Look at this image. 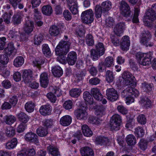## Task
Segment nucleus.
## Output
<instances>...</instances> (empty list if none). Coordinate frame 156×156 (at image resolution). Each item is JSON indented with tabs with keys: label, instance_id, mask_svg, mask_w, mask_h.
Listing matches in <instances>:
<instances>
[{
	"label": "nucleus",
	"instance_id": "1",
	"mask_svg": "<svg viewBox=\"0 0 156 156\" xmlns=\"http://www.w3.org/2000/svg\"><path fill=\"white\" fill-rule=\"evenodd\" d=\"M139 93L136 89L132 87H128L122 92L123 97H126V101L127 104H129L134 101L135 97L138 96Z\"/></svg>",
	"mask_w": 156,
	"mask_h": 156
},
{
	"label": "nucleus",
	"instance_id": "2",
	"mask_svg": "<svg viewBox=\"0 0 156 156\" xmlns=\"http://www.w3.org/2000/svg\"><path fill=\"white\" fill-rule=\"evenodd\" d=\"M95 47V49H92L90 51V57L93 61L97 60L99 57L103 55L105 51L104 45L102 43L96 44Z\"/></svg>",
	"mask_w": 156,
	"mask_h": 156
},
{
	"label": "nucleus",
	"instance_id": "3",
	"mask_svg": "<svg viewBox=\"0 0 156 156\" xmlns=\"http://www.w3.org/2000/svg\"><path fill=\"white\" fill-rule=\"evenodd\" d=\"M152 55L151 52L147 53L138 52L136 54V57L140 65L147 66L151 63Z\"/></svg>",
	"mask_w": 156,
	"mask_h": 156
},
{
	"label": "nucleus",
	"instance_id": "4",
	"mask_svg": "<svg viewBox=\"0 0 156 156\" xmlns=\"http://www.w3.org/2000/svg\"><path fill=\"white\" fill-rule=\"evenodd\" d=\"M151 37V34L150 32L147 30L143 31L140 37V43L147 47L153 46L154 43L150 41Z\"/></svg>",
	"mask_w": 156,
	"mask_h": 156
},
{
	"label": "nucleus",
	"instance_id": "5",
	"mask_svg": "<svg viewBox=\"0 0 156 156\" xmlns=\"http://www.w3.org/2000/svg\"><path fill=\"white\" fill-rule=\"evenodd\" d=\"M70 43L68 41H61L55 48L57 55H66L68 52Z\"/></svg>",
	"mask_w": 156,
	"mask_h": 156
},
{
	"label": "nucleus",
	"instance_id": "6",
	"mask_svg": "<svg viewBox=\"0 0 156 156\" xmlns=\"http://www.w3.org/2000/svg\"><path fill=\"white\" fill-rule=\"evenodd\" d=\"M122 122V118L120 115L118 114L113 115L110 120V127L111 129L112 130H119Z\"/></svg>",
	"mask_w": 156,
	"mask_h": 156
},
{
	"label": "nucleus",
	"instance_id": "7",
	"mask_svg": "<svg viewBox=\"0 0 156 156\" xmlns=\"http://www.w3.org/2000/svg\"><path fill=\"white\" fill-rule=\"evenodd\" d=\"M81 16L82 22L85 24H90L93 21L94 13L91 9L83 12Z\"/></svg>",
	"mask_w": 156,
	"mask_h": 156
},
{
	"label": "nucleus",
	"instance_id": "8",
	"mask_svg": "<svg viewBox=\"0 0 156 156\" xmlns=\"http://www.w3.org/2000/svg\"><path fill=\"white\" fill-rule=\"evenodd\" d=\"M119 8L120 12L124 17H131L132 14H131V11L129 5L125 1L122 0L119 2Z\"/></svg>",
	"mask_w": 156,
	"mask_h": 156
},
{
	"label": "nucleus",
	"instance_id": "9",
	"mask_svg": "<svg viewBox=\"0 0 156 156\" xmlns=\"http://www.w3.org/2000/svg\"><path fill=\"white\" fill-rule=\"evenodd\" d=\"M113 58L111 56L106 57L104 62H101L99 63L98 66L99 71L100 72L102 71L103 66L106 67H110L111 66L113 63Z\"/></svg>",
	"mask_w": 156,
	"mask_h": 156
},
{
	"label": "nucleus",
	"instance_id": "10",
	"mask_svg": "<svg viewBox=\"0 0 156 156\" xmlns=\"http://www.w3.org/2000/svg\"><path fill=\"white\" fill-rule=\"evenodd\" d=\"M106 95L108 100L114 101L118 98L116 91L113 88H108L106 90Z\"/></svg>",
	"mask_w": 156,
	"mask_h": 156
},
{
	"label": "nucleus",
	"instance_id": "11",
	"mask_svg": "<svg viewBox=\"0 0 156 156\" xmlns=\"http://www.w3.org/2000/svg\"><path fill=\"white\" fill-rule=\"evenodd\" d=\"M4 51L7 55L12 58L16 53V50L14 48L13 43L10 42L8 44L7 47L5 48Z\"/></svg>",
	"mask_w": 156,
	"mask_h": 156
},
{
	"label": "nucleus",
	"instance_id": "12",
	"mask_svg": "<svg viewBox=\"0 0 156 156\" xmlns=\"http://www.w3.org/2000/svg\"><path fill=\"white\" fill-rule=\"evenodd\" d=\"M25 138L26 141L34 143L36 144L38 143L39 142L37 135L32 132L27 133L25 136Z\"/></svg>",
	"mask_w": 156,
	"mask_h": 156
},
{
	"label": "nucleus",
	"instance_id": "13",
	"mask_svg": "<svg viewBox=\"0 0 156 156\" xmlns=\"http://www.w3.org/2000/svg\"><path fill=\"white\" fill-rule=\"evenodd\" d=\"M35 154L36 152L34 148L29 149L24 148L19 152L17 156H35Z\"/></svg>",
	"mask_w": 156,
	"mask_h": 156
},
{
	"label": "nucleus",
	"instance_id": "14",
	"mask_svg": "<svg viewBox=\"0 0 156 156\" xmlns=\"http://www.w3.org/2000/svg\"><path fill=\"white\" fill-rule=\"evenodd\" d=\"M74 114L77 119L86 120L87 118V113L84 110L79 109L76 110Z\"/></svg>",
	"mask_w": 156,
	"mask_h": 156
},
{
	"label": "nucleus",
	"instance_id": "15",
	"mask_svg": "<svg viewBox=\"0 0 156 156\" xmlns=\"http://www.w3.org/2000/svg\"><path fill=\"white\" fill-rule=\"evenodd\" d=\"M33 72L30 69L25 70L23 73L22 77L25 83H28L33 79Z\"/></svg>",
	"mask_w": 156,
	"mask_h": 156
},
{
	"label": "nucleus",
	"instance_id": "16",
	"mask_svg": "<svg viewBox=\"0 0 156 156\" xmlns=\"http://www.w3.org/2000/svg\"><path fill=\"white\" fill-rule=\"evenodd\" d=\"M40 81L41 87L45 88L47 87L49 83L48 75L46 73H43L40 75Z\"/></svg>",
	"mask_w": 156,
	"mask_h": 156
},
{
	"label": "nucleus",
	"instance_id": "17",
	"mask_svg": "<svg viewBox=\"0 0 156 156\" xmlns=\"http://www.w3.org/2000/svg\"><path fill=\"white\" fill-rule=\"evenodd\" d=\"M130 45V41L129 37L127 36L123 37L120 43L121 49L123 51H127L129 49Z\"/></svg>",
	"mask_w": 156,
	"mask_h": 156
},
{
	"label": "nucleus",
	"instance_id": "18",
	"mask_svg": "<svg viewBox=\"0 0 156 156\" xmlns=\"http://www.w3.org/2000/svg\"><path fill=\"white\" fill-rule=\"evenodd\" d=\"M76 59V54L75 52L73 51L70 52L68 54L66 59V61L68 64L71 66L75 64Z\"/></svg>",
	"mask_w": 156,
	"mask_h": 156
},
{
	"label": "nucleus",
	"instance_id": "19",
	"mask_svg": "<svg viewBox=\"0 0 156 156\" xmlns=\"http://www.w3.org/2000/svg\"><path fill=\"white\" fill-rule=\"evenodd\" d=\"M52 109L51 106L48 105H43L40 107L39 112L42 115H49L51 113Z\"/></svg>",
	"mask_w": 156,
	"mask_h": 156
},
{
	"label": "nucleus",
	"instance_id": "20",
	"mask_svg": "<svg viewBox=\"0 0 156 156\" xmlns=\"http://www.w3.org/2000/svg\"><path fill=\"white\" fill-rule=\"evenodd\" d=\"M125 24L123 23H120L117 24L114 29V32L117 36H120L123 33Z\"/></svg>",
	"mask_w": 156,
	"mask_h": 156
},
{
	"label": "nucleus",
	"instance_id": "21",
	"mask_svg": "<svg viewBox=\"0 0 156 156\" xmlns=\"http://www.w3.org/2000/svg\"><path fill=\"white\" fill-rule=\"evenodd\" d=\"M34 22L30 20L26 21L24 26V30L25 33L29 34L33 31L34 28Z\"/></svg>",
	"mask_w": 156,
	"mask_h": 156
},
{
	"label": "nucleus",
	"instance_id": "22",
	"mask_svg": "<svg viewBox=\"0 0 156 156\" xmlns=\"http://www.w3.org/2000/svg\"><path fill=\"white\" fill-rule=\"evenodd\" d=\"M80 151L82 156H94L93 150L88 147H82Z\"/></svg>",
	"mask_w": 156,
	"mask_h": 156
},
{
	"label": "nucleus",
	"instance_id": "23",
	"mask_svg": "<svg viewBox=\"0 0 156 156\" xmlns=\"http://www.w3.org/2000/svg\"><path fill=\"white\" fill-rule=\"evenodd\" d=\"M122 76L124 80L125 84L126 85L132 84V75L129 72H124L122 73Z\"/></svg>",
	"mask_w": 156,
	"mask_h": 156
},
{
	"label": "nucleus",
	"instance_id": "24",
	"mask_svg": "<svg viewBox=\"0 0 156 156\" xmlns=\"http://www.w3.org/2000/svg\"><path fill=\"white\" fill-rule=\"evenodd\" d=\"M91 93L94 98L97 100L101 101L103 96L100 92V90L97 88H93L91 89Z\"/></svg>",
	"mask_w": 156,
	"mask_h": 156
},
{
	"label": "nucleus",
	"instance_id": "25",
	"mask_svg": "<svg viewBox=\"0 0 156 156\" xmlns=\"http://www.w3.org/2000/svg\"><path fill=\"white\" fill-rule=\"evenodd\" d=\"M72 118L69 115H66L62 117L60 119V123L64 126L69 125L72 122Z\"/></svg>",
	"mask_w": 156,
	"mask_h": 156
},
{
	"label": "nucleus",
	"instance_id": "26",
	"mask_svg": "<svg viewBox=\"0 0 156 156\" xmlns=\"http://www.w3.org/2000/svg\"><path fill=\"white\" fill-rule=\"evenodd\" d=\"M109 142V140L107 137L98 136L96 138L95 143L97 144L101 145H106Z\"/></svg>",
	"mask_w": 156,
	"mask_h": 156
},
{
	"label": "nucleus",
	"instance_id": "27",
	"mask_svg": "<svg viewBox=\"0 0 156 156\" xmlns=\"http://www.w3.org/2000/svg\"><path fill=\"white\" fill-rule=\"evenodd\" d=\"M144 17L151 21H154L156 19V14L151 9H149L146 12Z\"/></svg>",
	"mask_w": 156,
	"mask_h": 156
},
{
	"label": "nucleus",
	"instance_id": "28",
	"mask_svg": "<svg viewBox=\"0 0 156 156\" xmlns=\"http://www.w3.org/2000/svg\"><path fill=\"white\" fill-rule=\"evenodd\" d=\"M52 72L53 75L56 77H60L63 74L62 69L58 66L53 67L52 68Z\"/></svg>",
	"mask_w": 156,
	"mask_h": 156
},
{
	"label": "nucleus",
	"instance_id": "29",
	"mask_svg": "<svg viewBox=\"0 0 156 156\" xmlns=\"http://www.w3.org/2000/svg\"><path fill=\"white\" fill-rule=\"evenodd\" d=\"M83 97L86 104L92 105L93 103V98L89 92L85 91L83 93Z\"/></svg>",
	"mask_w": 156,
	"mask_h": 156
},
{
	"label": "nucleus",
	"instance_id": "30",
	"mask_svg": "<svg viewBox=\"0 0 156 156\" xmlns=\"http://www.w3.org/2000/svg\"><path fill=\"white\" fill-rule=\"evenodd\" d=\"M81 129L83 133L85 136L90 137L92 135L93 133L92 131L87 125H83Z\"/></svg>",
	"mask_w": 156,
	"mask_h": 156
},
{
	"label": "nucleus",
	"instance_id": "31",
	"mask_svg": "<svg viewBox=\"0 0 156 156\" xmlns=\"http://www.w3.org/2000/svg\"><path fill=\"white\" fill-rule=\"evenodd\" d=\"M47 150L49 154L54 156H58L59 152L58 148L55 147L50 145L47 147Z\"/></svg>",
	"mask_w": 156,
	"mask_h": 156
},
{
	"label": "nucleus",
	"instance_id": "32",
	"mask_svg": "<svg viewBox=\"0 0 156 156\" xmlns=\"http://www.w3.org/2000/svg\"><path fill=\"white\" fill-rule=\"evenodd\" d=\"M41 10L44 14L48 16H50L53 12L52 7L48 5L43 6Z\"/></svg>",
	"mask_w": 156,
	"mask_h": 156
},
{
	"label": "nucleus",
	"instance_id": "33",
	"mask_svg": "<svg viewBox=\"0 0 156 156\" xmlns=\"http://www.w3.org/2000/svg\"><path fill=\"white\" fill-rule=\"evenodd\" d=\"M17 116L19 120L22 122L26 123L29 120L28 116L23 112H20Z\"/></svg>",
	"mask_w": 156,
	"mask_h": 156
},
{
	"label": "nucleus",
	"instance_id": "34",
	"mask_svg": "<svg viewBox=\"0 0 156 156\" xmlns=\"http://www.w3.org/2000/svg\"><path fill=\"white\" fill-rule=\"evenodd\" d=\"M101 6L103 9V12H105L109 10L112 7V3L107 1L102 3Z\"/></svg>",
	"mask_w": 156,
	"mask_h": 156
},
{
	"label": "nucleus",
	"instance_id": "35",
	"mask_svg": "<svg viewBox=\"0 0 156 156\" xmlns=\"http://www.w3.org/2000/svg\"><path fill=\"white\" fill-rule=\"evenodd\" d=\"M37 133L39 136L41 137L46 136L48 133L47 128L42 126L40 127L37 129Z\"/></svg>",
	"mask_w": 156,
	"mask_h": 156
},
{
	"label": "nucleus",
	"instance_id": "36",
	"mask_svg": "<svg viewBox=\"0 0 156 156\" xmlns=\"http://www.w3.org/2000/svg\"><path fill=\"white\" fill-rule=\"evenodd\" d=\"M17 144V139L16 138H13L10 141L8 142L6 144V148L8 149H12L16 146Z\"/></svg>",
	"mask_w": 156,
	"mask_h": 156
},
{
	"label": "nucleus",
	"instance_id": "37",
	"mask_svg": "<svg viewBox=\"0 0 156 156\" xmlns=\"http://www.w3.org/2000/svg\"><path fill=\"white\" fill-rule=\"evenodd\" d=\"M24 59L22 56H18L15 59L13 64L16 67H18L21 66L24 63Z\"/></svg>",
	"mask_w": 156,
	"mask_h": 156
},
{
	"label": "nucleus",
	"instance_id": "38",
	"mask_svg": "<svg viewBox=\"0 0 156 156\" xmlns=\"http://www.w3.org/2000/svg\"><path fill=\"white\" fill-rule=\"evenodd\" d=\"M34 103L32 101L27 102L25 105V108L26 111L28 112H31L34 110Z\"/></svg>",
	"mask_w": 156,
	"mask_h": 156
},
{
	"label": "nucleus",
	"instance_id": "39",
	"mask_svg": "<svg viewBox=\"0 0 156 156\" xmlns=\"http://www.w3.org/2000/svg\"><path fill=\"white\" fill-rule=\"evenodd\" d=\"M105 108L103 105L97 106L95 111V114L97 115L102 116L105 114Z\"/></svg>",
	"mask_w": 156,
	"mask_h": 156
},
{
	"label": "nucleus",
	"instance_id": "40",
	"mask_svg": "<svg viewBox=\"0 0 156 156\" xmlns=\"http://www.w3.org/2000/svg\"><path fill=\"white\" fill-rule=\"evenodd\" d=\"M3 121L6 124L10 125L16 121V118L12 115H5L3 118Z\"/></svg>",
	"mask_w": 156,
	"mask_h": 156
},
{
	"label": "nucleus",
	"instance_id": "41",
	"mask_svg": "<svg viewBox=\"0 0 156 156\" xmlns=\"http://www.w3.org/2000/svg\"><path fill=\"white\" fill-rule=\"evenodd\" d=\"M126 141L129 145H133L136 143V138L132 134H129L127 136Z\"/></svg>",
	"mask_w": 156,
	"mask_h": 156
},
{
	"label": "nucleus",
	"instance_id": "42",
	"mask_svg": "<svg viewBox=\"0 0 156 156\" xmlns=\"http://www.w3.org/2000/svg\"><path fill=\"white\" fill-rule=\"evenodd\" d=\"M59 29L58 27L55 25L51 27L49 29V33L52 36H55L59 34Z\"/></svg>",
	"mask_w": 156,
	"mask_h": 156
},
{
	"label": "nucleus",
	"instance_id": "43",
	"mask_svg": "<svg viewBox=\"0 0 156 156\" xmlns=\"http://www.w3.org/2000/svg\"><path fill=\"white\" fill-rule=\"evenodd\" d=\"M86 42L87 45L89 46H93L94 44V38L90 34H87L85 37Z\"/></svg>",
	"mask_w": 156,
	"mask_h": 156
},
{
	"label": "nucleus",
	"instance_id": "44",
	"mask_svg": "<svg viewBox=\"0 0 156 156\" xmlns=\"http://www.w3.org/2000/svg\"><path fill=\"white\" fill-rule=\"evenodd\" d=\"M5 133L6 136L8 137H11L15 135V130L13 127L9 126L6 127Z\"/></svg>",
	"mask_w": 156,
	"mask_h": 156
},
{
	"label": "nucleus",
	"instance_id": "45",
	"mask_svg": "<svg viewBox=\"0 0 156 156\" xmlns=\"http://www.w3.org/2000/svg\"><path fill=\"white\" fill-rule=\"evenodd\" d=\"M70 94L73 97L77 98L81 93V90L80 88H74L70 91Z\"/></svg>",
	"mask_w": 156,
	"mask_h": 156
},
{
	"label": "nucleus",
	"instance_id": "46",
	"mask_svg": "<svg viewBox=\"0 0 156 156\" xmlns=\"http://www.w3.org/2000/svg\"><path fill=\"white\" fill-rule=\"evenodd\" d=\"M42 51L43 54L46 56H50L51 55L50 49L47 44H44L42 45Z\"/></svg>",
	"mask_w": 156,
	"mask_h": 156
},
{
	"label": "nucleus",
	"instance_id": "47",
	"mask_svg": "<svg viewBox=\"0 0 156 156\" xmlns=\"http://www.w3.org/2000/svg\"><path fill=\"white\" fill-rule=\"evenodd\" d=\"M22 19L21 16L19 14L14 15L12 18V22L15 25H17L20 23Z\"/></svg>",
	"mask_w": 156,
	"mask_h": 156
},
{
	"label": "nucleus",
	"instance_id": "48",
	"mask_svg": "<svg viewBox=\"0 0 156 156\" xmlns=\"http://www.w3.org/2000/svg\"><path fill=\"white\" fill-rule=\"evenodd\" d=\"M141 102L144 104V107L146 108H150L151 106V101L146 97H144L141 99Z\"/></svg>",
	"mask_w": 156,
	"mask_h": 156
},
{
	"label": "nucleus",
	"instance_id": "49",
	"mask_svg": "<svg viewBox=\"0 0 156 156\" xmlns=\"http://www.w3.org/2000/svg\"><path fill=\"white\" fill-rule=\"evenodd\" d=\"M102 12L103 9L99 5H97L95 9V14L96 17H101Z\"/></svg>",
	"mask_w": 156,
	"mask_h": 156
},
{
	"label": "nucleus",
	"instance_id": "50",
	"mask_svg": "<svg viewBox=\"0 0 156 156\" xmlns=\"http://www.w3.org/2000/svg\"><path fill=\"white\" fill-rule=\"evenodd\" d=\"M135 133L138 137H141L144 135V131L141 127H137L135 129Z\"/></svg>",
	"mask_w": 156,
	"mask_h": 156
},
{
	"label": "nucleus",
	"instance_id": "51",
	"mask_svg": "<svg viewBox=\"0 0 156 156\" xmlns=\"http://www.w3.org/2000/svg\"><path fill=\"white\" fill-rule=\"evenodd\" d=\"M106 78L108 82H112L114 78L113 72L109 70H108L106 72Z\"/></svg>",
	"mask_w": 156,
	"mask_h": 156
},
{
	"label": "nucleus",
	"instance_id": "52",
	"mask_svg": "<svg viewBox=\"0 0 156 156\" xmlns=\"http://www.w3.org/2000/svg\"><path fill=\"white\" fill-rule=\"evenodd\" d=\"M13 15L12 12L10 11L8 13L6 12L3 15V18L4 22L7 24H9L10 22L11 16Z\"/></svg>",
	"mask_w": 156,
	"mask_h": 156
},
{
	"label": "nucleus",
	"instance_id": "53",
	"mask_svg": "<svg viewBox=\"0 0 156 156\" xmlns=\"http://www.w3.org/2000/svg\"><path fill=\"white\" fill-rule=\"evenodd\" d=\"M139 146L141 149L144 151L147 148V142L145 139H141L139 143Z\"/></svg>",
	"mask_w": 156,
	"mask_h": 156
},
{
	"label": "nucleus",
	"instance_id": "54",
	"mask_svg": "<svg viewBox=\"0 0 156 156\" xmlns=\"http://www.w3.org/2000/svg\"><path fill=\"white\" fill-rule=\"evenodd\" d=\"M137 120L138 122L141 124H144L146 122V118L143 114L139 115L137 118Z\"/></svg>",
	"mask_w": 156,
	"mask_h": 156
},
{
	"label": "nucleus",
	"instance_id": "55",
	"mask_svg": "<svg viewBox=\"0 0 156 156\" xmlns=\"http://www.w3.org/2000/svg\"><path fill=\"white\" fill-rule=\"evenodd\" d=\"M9 60V58L6 54H3L0 55V62L1 63L6 65L8 62Z\"/></svg>",
	"mask_w": 156,
	"mask_h": 156
},
{
	"label": "nucleus",
	"instance_id": "56",
	"mask_svg": "<svg viewBox=\"0 0 156 156\" xmlns=\"http://www.w3.org/2000/svg\"><path fill=\"white\" fill-rule=\"evenodd\" d=\"M140 11L139 9L138 8H135L134 13L132 19V22L133 23H137L139 21L138 16Z\"/></svg>",
	"mask_w": 156,
	"mask_h": 156
},
{
	"label": "nucleus",
	"instance_id": "57",
	"mask_svg": "<svg viewBox=\"0 0 156 156\" xmlns=\"http://www.w3.org/2000/svg\"><path fill=\"white\" fill-rule=\"evenodd\" d=\"M86 73L87 71L84 70L81 71L80 73H77L76 76L77 80L80 81L83 80V77L85 76Z\"/></svg>",
	"mask_w": 156,
	"mask_h": 156
},
{
	"label": "nucleus",
	"instance_id": "58",
	"mask_svg": "<svg viewBox=\"0 0 156 156\" xmlns=\"http://www.w3.org/2000/svg\"><path fill=\"white\" fill-rule=\"evenodd\" d=\"M88 121L91 123L98 124L100 123V120L99 119L96 117L91 116L89 118Z\"/></svg>",
	"mask_w": 156,
	"mask_h": 156
},
{
	"label": "nucleus",
	"instance_id": "59",
	"mask_svg": "<svg viewBox=\"0 0 156 156\" xmlns=\"http://www.w3.org/2000/svg\"><path fill=\"white\" fill-rule=\"evenodd\" d=\"M43 39V36L41 34L35 36L34 40V44L37 45H39Z\"/></svg>",
	"mask_w": 156,
	"mask_h": 156
},
{
	"label": "nucleus",
	"instance_id": "60",
	"mask_svg": "<svg viewBox=\"0 0 156 156\" xmlns=\"http://www.w3.org/2000/svg\"><path fill=\"white\" fill-rule=\"evenodd\" d=\"M47 96L52 103H55L57 100L55 95L52 92H50L47 94Z\"/></svg>",
	"mask_w": 156,
	"mask_h": 156
},
{
	"label": "nucleus",
	"instance_id": "61",
	"mask_svg": "<svg viewBox=\"0 0 156 156\" xmlns=\"http://www.w3.org/2000/svg\"><path fill=\"white\" fill-rule=\"evenodd\" d=\"M129 63L131 68L133 70L136 71L138 69V67L136 62L132 59L129 61Z\"/></svg>",
	"mask_w": 156,
	"mask_h": 156
},
{
	"label": "nucleus",
	"instance_id": "62",
	"mask_svg": "<svg viewBox=\"0 0 156 156\" xmlns=\"http://www.w3.org/2000/svg\"><path fill=\"white\" fill-rule=\"evenodd\" d=\"M73 102L70 100L66 101L63 104L64 108L67 110H69L72 108Z\"/></svg>",
	"mask_w": 156,
	"mask_h": 156
},
{
	"label": "nucleus",
	"instance_id": "63",
	"mask_svg": "<svg viewBox=\"0 0 156 156\" xmlns=\"http://www.w3.org/2000/svg\"><path fill=\"white\" fill-rule=\"evenodd\" d=\"M54 10L56 15H60L62 13V8L60 5H55Z\"/></svg>",
	"mask_w": 156,
	"mask_h": 156
},
{
	"label": "nucleus",
	"instance_id": "64",
	"mask_svg": "<svg viewBox=\"0 0 156 156\" xmlns=\"http://www.w3.org/2000/svg\"><path fill=\"white\" fill-rule=\"evenodd\" d=\"M69 9L73 14H76L78 13L77 5L75 3H73V5L69 7Z\"/></svg>",
	"mask_w": 156,
	"mask_h": 156
}]
</instances>
